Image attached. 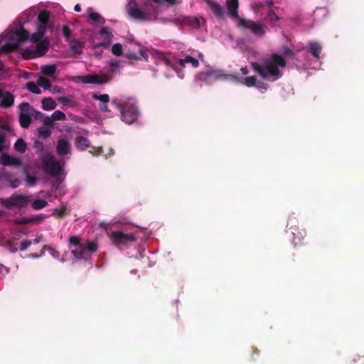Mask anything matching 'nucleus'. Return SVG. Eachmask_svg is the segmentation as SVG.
<instances>
[{
	"label": "nucleus",
	"instance_id": "nucleus-1",
	"mask_svg": "<svg viewBox=\"0 0 364 364\" xmlns=\"http://www.w3.org/2000/svg\"><path fill=\"white\" fill-rule=\"evenodd\" d=\"M294 56V52L290 48H287L284 51L283 55L273 53L270 58L264 59L262 63L257 62L252 63V68L263 79L275 81L282 76V73L279 70V68H284L287 65L284 58H293Z\"/></svg>",
	"mask_w": 364,
	"mask_h": 364
},
{
	"label": "nucleus",
	"instance_id": "nucleus-2",
	"mask_svg": "<svg viewBox=\"0 0 364 364\" xmlns=\"http://www.w3.org/2000/svg\"><path fill=\"white\" fill-rule=\"evenodd\" d=\"M69 247L73 248L71 253L79 259H88L91 255L97 250L98 245L95 241H81L78 236H71L69 238Z\"/></svg>",
	"mask_w": 364,
	"mask_h": 364
},
{
	"label": "nucleus",
	"instance_id": "nucleus-3",
	"mask_svg": "<svg viewBox=\"0 0 364 364\" xmlns=\"http://www.w3.org/2000/svg\"><path fill=\"white\" fill-rule=\"evenodd\" d=\"M112 104L119 111L120 118L124 122L130 124L137 119L139 111L132 100H122L114 98L112 100Z\"/></svg>",
	"mask_w": 364,
	"mask_h": 364
},
{
	"label": "nucleus",
	"instance_id": "nucleus-4",
	"mask_svg": "<svg viewBox=\"0 0 364 364\" xmlns=\"http://www.w3.org/2000/svg\"><path fill=\"white\" fill-rule=\"evenodd\" d=\"M127 11L132 18L143 21H151L157 15L156 7L150 1L144 2L141 7H137L135 2L134 6L129 3Z\"/></svg>",
	"mask_w": 364,
	"mask_h": 364
},
{
	"label": "nucleus",
	"instance_id": "nucleus-5",
	"mask_svg": "<svg viewBox=\"0 0 364 364\" xmlns=\"http://www.w3.org/2000/svg\"><path fill=\"white\" fill-rule=\"evenodd\" d=\"M112 243L118 248L127 247L136 240V237L132 232L124 230H117L110 233Z\"/></svg>",
	"mask_w": 364,
	"mask_h": 364
},
{
	"label": "nucleus",
	"instance_id": "nucleus-6",
	"mask_svg": "<svg viewBox=\"0 0 364 364\" xmlns=\"http://www.w3.org/2000/svg\"><path fill=\"white\" fill-rule=\"evenodd\" d=\"M43 170L51 176H56L61 173L62 167L53 156L46 155L43 157Z\"/></svg>",
	"mask_w": 364,
	"mask_h": 364
},
{
	"label": "nucleus",
	"instance_id": "nucleus-7",
	"mask_svg": "<svg viewBox=\"0 0 364 364\" xmlns=\"http://www.w3.org/2000/svg\"><path fill=\"white\" fill-rule=\"evenodd\" d=\"M30 201V197L18 194H13L10 198L1 199V204L6 208L10 209L13 207L24 208Z\"/></svg>",
	"mask_w": 364,
	"mask_h": 364
},
{
	"label": "nucleus",
	"instance_id": "nucleus-8",
	"mask_svg": "<svg viewBox=\"0 0 364 364\" xmlns=\"http://www.w3.org/2000/svg\"><path fill=\"white\" fill-rule=\"evenodd\" d=\"M239 25L245 29H249L255 36L262 38L266 33V27L250 19H240Z\"/></svg>",
	"mask_w": 364,
	"mask_h": 364
},
{
	"label": "nucleus",
	"instance_id": "nucleus-9",
	"mask_svg": "<svg viewBox=\"0 0 364 364\" xmlns=\"http://www.w3.org/2000/svg\"><path fill=\"white\" fill-rule=\"evenodd\" d=\"M20 41L16 36H11L6 40L3 36H0V53H7L15 51L19 46Z\"/></svg>",
	"mask_w": 364,
	"mask_h": 364
},
{
	"label": "nucleus",
	"instance_id": "nucleus-10",
	"mask_svg": "<svg viewBox=\"0 0 364 364\" xmlns=\"http://www.w3.org/2000/svg\"><path fill=\"white\" fill-rule=\"evenodd\" d=\"M205 81H208L210 80H225V79H237V77L233 76L232 75H227L223 73L221 70H209L205 73Z\"/></svg>",
	"mask_w": 364,
	"mask_h": 364
},
{
	"label": "nucleus",
	"instance_id": "nucleus-11",
	"mask_svg": "<svg viewBox=\"0 0 364 364\" xmlns=\"http://www.w3.org/2000/svg\"><path fill=\"white\" fill-rule=\"evenodd\" d=\"M50 43L48 39L41 40L37 43L35 50H29L32 58L44 55L49 50Z\"/></svg>",
	"mask_w": 364,
	"mask_h": 364
},
{
	"label": "nucleus",
	"instance_id": "nucleus-12",
	"mask_svg": "<svg viewBox=\"0 0 364 364\" xmlns=\"http://www.w3.org/2000/svg\"><path fill=\"white\" fill-rule=\"evenodd\" d=\"M239 2L238 0H227L226 1V9L228 14L233 19L237 20L238 21L240 18L238 14Z\"/></svg>",
	"mask_w": 364,
	"mask_h": 364
},
{
	"label": "nucleus",
	"instance_id": "nucleus-13",
	"mask_svg": "<svg viewBox=\"0 0 364 364\" xmlns=\"http://www.w3.org/2000/svg\"><path fill=\"white\" fill-rule=\"evenodd\" d=\"M91 96L94 100L100 101L99 108L101 111L107 112L110 110L108 108L107 103L109 102V96L107 94H99L97 92H92Z\"/></svg>",
	"mask_w": 364,
	"mask_h": 364
},
{
	"label": "nucleus",
	"instance_id": "nucleus-14",
	"mask_svg": "<svg viewBox=\"0 0 364 364\" xmlns=\"http://www.w3.org/2000/svg\"><path fill=\"white\" fill-rule=\"evenodd\" d=\"M50 14L47 10H41L38 14V25L37 27L45 31H47L48 23L50 20Z\"/></svg>",
	"mask_w": 364,
	"mask_h": 364
},
{
	"label": "nucleus",
	"instance_id": "nucleus-15",
	"mask_svg": "<svg viewBox=\"0 0 364 364\" xmlns=\"http://www.w3.org/2000/svg\"><path fill=\"white\" fill-rule=\"evenodd\" d=\"M71 144L65 139H60L56 146V151L60 156H65L70 152Z\"/></svg>",
	"mask_w": 364,
	"mask_h": 364
},
{
	"label": "nucleus",
	"instance_id": "nucleus-16",
	"mask_svg": "<svg viewBox=\"0 0 364 364\" xmlns=\"http://www.w3.org/2000/svg\"><path fill=\"white\" fill-rule=\"evenodd\" d=\"M205 1L217 18L222 19L224 18L223 9L219 3L213 0H205Z\"/></svg>",
	"mask_w": 364,
	"mask_h": 364
},
{
	"label": "nucleus",
	"instance_id": "nucleus-17",
	"mask_svg": "<svg viewBox=\"0 0 364 364\" xmlns=\"http://www.w3.org/2000/svg\"><path fill=\"white\" fill-rule=\"evenodd\" d=\"M0 163L4 166H18L21 165V161L18 159L11 156L5 153L2 154L0 156Z\"/></svg>",
	"mask_w": 364,
	"mask_h": 364
},
{
	"label": "nucleus",
	"instance_id": "nucleus-18",
	"mask_svg": "<svg viewBox=\"0 0 364 364\" xmlns=\"http://www.w3.org/2000/svg\"><path fill=\"white\" fill-rule=\"evenodd\" d=\"M2 98L0 106L3 107H10L14 105V95L9 91H3Z\"/></svg>",
	"mask_w": 364,
	"mask_h": 364
},
{
	"label": "nucleus",
	"instance_id": "nucleus-19",
	"mask_svg": "<svg viewBox=\"0 0 364 364\" xmlns=\"http://www.w3.org/2000/svg\"><path fill=\"white\" fill-rule=\"evenodd\" d=\"M322 50L321 46L315 41H311L309 43V46L307 48V51L311 53L314 58L316 59L320 58V54Z\"/></svg>",
	"mask_w": 364,
	"mask_h": 364
},
{
	"label": "nucleus",
	"instance_id": "nucleus-20",
	"mask_svg": "<svg viewBox=\"0 0 364 364\" xmlns=\"http://www.w3.org/2000/svg\"><path fill=\"white\" fill-rule=\"evenodd\" d=\"M90 146L89 139L85 136H79L75 138V146L80 151H84Z\"/></svg>",
	"mask_w": 364,
	"mask_h": 364
},
{
	"label": "nucleus",
	"instance_id": "nucleus-21",
	"mask_svg": "<svg viewBox=\"0 0 364 364\" xmlns=\"http://www.w3.org/2000/svg\"><path fill=\"white\" fill-rule=\"evenodd\" d=\"M42 108L44 110H53L57 107V103L51 97H44L41 100Z\"/></svg>",
	"mask_w": 364,
	"mask_h": 364
},
{
	"label": "nucleus",
	"instance_id": "nucleus-22",
	"mask_svg": "<svg viewBox=\"0 0 364 364\" xmlns=\"http://www.w3.org/2000/svg\"><path fill=\"white\" fill-rule=\"evenodd\" d=\"M19 123L21 127L28 128L31 123V116L29 113L21 112L19 114Z\"/></svg>",
	"mask_w": 364,
	"mask_h": 364
},
{
	"label": "nucleus",
	"instance_id": "nucleus-23",
	"mask_svg": "<svg viewBox=\"0 0 364 364\" xmlns=\"http://www.w3.org/2000/svg\"><path fill=\"white\" fill-rule=\"evenodd\" d=\"M15 36L17 37L18 40L20 41L21 43L28 39L29 33L25 30L23 26L21 25L18 29L16 30Z\"/></svg>",
	"mask_w": 364,
	"mask_h": 364
},
{
	"label": "nucleus",
	"instance_id": "nucleus-24",
	"mask_svg": "<svg viewBox=\"0 0 364 364\" xmlns=\"http://www.w3.org/2000/svg\"><path fill=\"white\" fill-rule=\"evenodd\" d=\"M264 19L267 23L272 26H275L276 23L279 20V17L272 9H269Z\"/></svg>",
	"mask_w": 364,
	"mask_h": 364
},
{
	"label": "nucleus",
	"instance_id": "nucleus-25",
	"mask_svg": "<svg viewBox=\"0 0 364 364\" xmlns=\"http://www.w3.org/2000/svg\"><path fill=\"white\" fill-rule=\"evenodd\" d=\"M178 63L181 66L183 67H184L187 63H191L193 68H198L199 65L198 60L196 58L190 55L186 56L185 58L183 59H180Z\"/></svg>",
	"mask_w": 364,
	"mask_h": 364
},
{
	"label": "nucleus",
	"instance_id": "nucleus-26",
	"mask_svg": "<svg viewBox=\"0 0 364 364\" xmlns=\"http://www.w3.org/2000/svg\"><path fill=\"white\" fill-rule=\"evenodd\" d=\"M56 70H57V67L54 64L43 65L41 67V73L44 75L48 76V77L53 76L55 73Z\"/></svg>",
	"mask_w": 364,
	"mask_h": 364
},
{
	"label": "nucleus",
	"instance_id": "nucleus-27",
	"mask_svg": "<svg viewBox=\"0 0 364 364\" xmlns=\"http://www.w3.org/2000/svg\"><path fill=\"white\" fill-rule=\"evenodd\" d=\"M183 22L184 24L191 26L196 29L200 27V21L198 17H186Z\"/></svg>",
	"mask_w": 364,
	"mask_h": 364
},
{
	"label": "nucleus",
	"instance_id": "nucleus-28",
	"mask_svg": "<svg viewBox=\"0 0 364 364\" xmlns=\"http://www.w3.org/2000/svg\"><path fill=\"white\" fill-rule=\"evenodd\" d=\"M46 32V31L36 27V31L34 32L31 36V41L36 43L40 42L41 39L43 37Z\"/></svg>",
	"mask_w": 364,
	"mask_h": 364
},
{
	"label": "nucleus",
	"instance_id": "nucleus-29",
	"mask_svg": "<svg viewBox=\"0 0 364 364\" xmlns=\"http://www.w3.org/2000/svg\"><path fill=\"white\" fill-rule=\"evenodd\" d=\"M83 47L84 43L78 41H72L70 46V50L76 54H81Z\"/></svg>",
	"mask_w": 364,
	"mask_h": 364
},
{
	"label": "nucleus",
	"instance_id": "nucleus-30",
	"mask_svg": "<svg viewBox=\"0 0 364 364\" xmlns=\"http://www.w3.org/2000/svg\"><path fill=\"white\" fill-rule=\"evenodd\" d=\"M14 149L16 151L21 154L24 153L26 150V144L25 141L21 138L18 139L14 144Z\"/></svg>",
	"mask_w": 364,
	"mask_h": 364
},
{
	"label": "nucleus",
	"instance_id": "nucleus-31",
	"mask_svg": "<svg viewBox=\"0 0 364 364\" xmlns=\"http://www.w3.org/2000/svg\"><path fill=\"white\" fill-rule=\"evenodd\" d=\"M88 17L89 19L92 21L94 23L104 24L105 22V18L96 12H90L88 15Z\"/></svg>",
	"mask_w": 364,
	"mask_h": 364
},
{
	"label": "nucleus",
	"instance_id": "nucleus-32",
	"mask_svg": "<svg viewBox=\"0 0 364 364\" xmlns=\"http://www.w3.org/2000/svg\"><path fill=\"white\" fill-rule=\"evenodd\" d=\"M26 87L32 93L39 95L41 92L39 86L38 85V82L36 83L34 82H28L26 84Z\"/></svg>",
	"mask_w": 364,
	"mask_h": 364
},
{
	"label": "nucleus",
	"instance_id": "nucleus-33",
	"mask_svg": "<svg viewBox=\"0 0 364 364\" xmlns=\"http://www.w3.org/2000/svg\"><path fill=\"white\" fill-rule=\"evenodd\" d=\"M38 85L45 90H49L51 87V82L45 77H40L38 80Z\"/></svg>",
	"mask_w": 364,
	"mask_h": 364
},
{
	"label": "nucleus",
	"instance_id": "nucleus-34",
	"mask_svg": "<svg viewBox=\"0 0 364 364\" xmlns=\"http://www.w3.org/2000/svg\"><path fill=\"white\" fill-rule=\"evenodd\" d=\"M47 205L48 202L46 200L43 199H37L32 203L31 207L35 210H40L46 207Z\"/></svg>",
	"mask_w": 364,
	"mask_h": 364
},
{
	"label": "nucleus",
	"instance_id": "nucleus-35",
	"mask_svg": "<svg viewBox=\"0 0 364 364\" xmlns=\"http://www.w3.org/2000/svg\"><path fill=\"white\" fill-rule=\"evenodd\" d=\"M52 119L53 122L59 120H65L66 116L64 112L60 110L55 111L52 114Z\"/></svg>",
	"mask_w": 364,
	"mask_h": 364
},
{
	"label": "nucleus",
	"instance_id": "nucleus-36",
	"mask_svg": "<svg viewBox=\"0 0 364 364\" xmlns=\"http://www.w3.org/2000/svg\"><path fill=\"white\" fill-rule=\"evenodd\" d=\"M38 134L43 138H48L51 134V131L50 129L46 127V126H41L38 129Z\"/></svg>",
	"mask_w": 364,
	"mask_h": 364
},
{
	"label": "nucleus",
	"instance_id": "nucleus-37",
	"mask_svg": "<svg viewBox=\"0 0 364 364\" xmlns=\"http://www.w3.org/2000/svg\"><path fill=\"white\" fill-rule=\"evenodd\" d=\"M246 86L250 87L256 85L257 77L255 76H250L243 79L242 82Z\"/></svg>",
	"mask_w": 364,
	"mask_h": 364
},
{
	"label": "nucleus",
	"instance_id": "nucleus-38",
	"mask_svg": "<svg viewBox=\"0 0 364 364\" xmlns=\"http://www.w3.org/2000/svg\"><path fill=\"white\" fill-rule=\"evenodd\" d=\"M112 52L114 55L119 56L122 54V46L120 43H117L112 46Z\"/></svg>",
	"mask_w": 364,
	"mask_h": 364
},
{
	"label": "nucleus",
	"instance_id": "nucleus-39",
	"mask_svg": "<svg viewBox=\"0 0 364 364\" xmlns=\"http://www.w3.org/2000/svg\"><path fill=\"white\" fill-rule=\"evenodd\" d=\"M119 61L117 60H112L109 63V71L111 73H114L119 68Z\"/></svg>",
	"mask_w": 364,
	"mask_h": 364
},
{
	"label": "nucleus",
	"instance_id": "nucleus-40",
	"mask_svg": "<svg viewBox=\"0 0 364 364\" xmlns=\"http://www.w3.org/2000/svg\"><path fill=\"white\" fill-rule=\"evenodd\" d=\"M20 110L21 111V112H31V109H33L31 105H29V103L28 102H22L18 106Z\"/></svg>",
	"mask_w": 364,
	"mask_h": 364
},
{
	"label": "nucleus",
	"instance_id": "nucleus-41",
	"mask_svg": "<svg viewBox=\"0 0 364 364\" xmlns=\"http://www.w3.org/2000/svg\"><path fill=\"white\" fill-rule=\"evenodd\" d=\"M26 181L30 186H34L37 183L36 177L31 176L30 174L26 175Z\"/></svg>",
	"mask_w": 364,
	"mask_h": 364
},
{
	"label": "nucleus",
	"instance_id": "nucleus-42",
	"mask_svg": "<svg viewBox=\"0 0 364 364\" xmlns=\"http://www.w3.org/2000/svg\"><path fill=\"white\" fill-rule=\"evenodd\" d=\"M31 116L34 117L36 119H39L41 121V119L43 117L44 114L41 112L40 111H37L34 109H31V112H30Z\"/></svg>",
	"mask_w": 364,
	"mask_h": 364
},
{
	"label": "nucleus",
	"instance_id": "nucleus-43",
	"mask_svg": "<svg viewBox=\"0 0 364 364\" xmlns=\"http://www.w3.org/2000/svg\"><path fill=\"white\" fill-rule=\"evenodd\" d=\"M41 121L43 122V126L53 127V125L52 116L48 117L43 115V117L41 119Z\"/></svg>",
	"mask_w": 364,
	"mask_h": 364
},
{
	"label": "nucleus",
	"instance_id": "nucleus-44",
	"mask_svg": "<svg viewBox=\"0 0 364 364\" xmlns=\"http://www.w3.org/2000/svg\"><path fill=\"white\" fill-rule=\"evenodd\" d=\"M85 82L87 83H99V77L97 75H87L86 76Z\"/></svg>",
	"mask_w": 364,
	"mask_h": 364
},
{
	"label": "nucleus",
	"instance_id": "nucleus-45",
	"mask_svg": "<svg viewBox=\"0 0 364 364\" xmlns=\"http://www.w3.org/2000/svg\"><path fill=\"white\" fill-rule=\"evenodd\" d=\"M62 31L63 35L65 38L69 39L70 38L72 32L68 26H63Z\"/></svg>",
	"mask_w": 364,
	"mask_h": 364
},
{
	"label": "nucleus",
	"instance_id": "nucleus-46",
	"mask_svg": "<svg viewBox=\"0 0 364 364\" xmlns=\"http://www.w3.org/2000/svg\"><path fill=\"white\" fill-rule=\"evenodd\" d=\"M66 208L65 207L60 209H55L53 214L57 215L58 218H63L65 215Z\"/></svg>",
	"mask_w": 364,
	"mask_h": 364
},
{
	"label": "nucleus",
	"instance_id": "nucleus-47",
	"mask_svg": "<svg viewBox=\"0 0 364 364\" xmlns=\"http://www.w3.org/2000/svg\"><path fill=\"white\" fill-rule=\"evenodd\" d=\"M58 102H61L63 105L70 104L72 101L71 98L66 96L60 97L58 98Z\"/></svg>",
	"mask_w": 364,
	"mask_h": 364
},
{
	"label": "nucleus",
	"instance_id": "nucleus-48",
	"mask_svg": "<svg viewBox=\"0 0 364 364\" xmlns=\"http://www.w3.org/2000/svg\"><path fill=\"white\" fill-rule=\"evenodd\" d=\"M31 245V240H26L23 241L21 243L20 250H21V251L26 250L28 248V247L30 246Z\"/></svg>",
	"mask_w": 364,
	"mask_h": 364
},
{
	"label": "nucleus",
	"instance_id": "nucleus-49",
	"mask_svg": "<svg viewBox=\"0 0 364 364\" xmlns=\"http://www.w3.org/2000/svg\"><path fill=\"white\" fill-rule=\"evenodd\" d=\"M34 221V218H22L21 220H19L18 222V224H20V225H24V224H28L31 222H33Z\"/></svg>",
	"mask_w": 364,
	"mask_h": 364
},
{
	"label": "nucleus",
	"instance_id": "nucleus-50",
	"mask_svg": "<svg viewBox=\"0 0 364 364\" xmlns=\"http://www.w3.org/2000/svg\"><path fill=\"white\" fill-rule=\"evenodd\" d=\"M50 90L53 94L63 93L64 92L62 87L57 85L52 87Z\"/></svg>",
	"mask_w": 364,
	"mask_h": 364
},
{
	"label": "nucleus",
	"instance_id": "nucleus-51",
	"mask_svg": "<svg viewBox=\"0 0 364 364\" xmlns=\"http://www.w3.org/2000/svg\"><path fill=\"white\" fill-rule=\"evenodd\" d=\"M100 33L102 35L107 36V37H109L112 36V33L110 32L109 29L107 27H103L101 29Z\"/></svg>",
	"mask_w": 364,
	"mask_h": 364
},
{
	"label": "nucleus",
	"instance_id": "nucleus-52",
	"mask_svg": "<svg viewBox=\"0 0 364 364\" xmlns=\"http://www.w3.org/2000/svg\"><path fill=\"white\" fill-rule=\"evenodd\" d=\"M21 184V181L18 178L14 179L11 181V186L13 188H17Z\"/></svg>",
	"mask_w": 364,
	"mask_h": 364
},
{
	"label": "nucleus",
	"instance_id": "nucleus-53",
	"mask_svg": "<svg viewBox=\"0 0 364 364\" xmlns=\"http://www.w3.org/2000/svg\"><path fill=\"white\" fill-rule=\"evenodd\" d=\"M5 134L0 132V151H1L4 149L2 144L5 142Z\"/></svg>",
	"mask_w": 364,
	"mask_h": 364
},
{
	"label": "nucleus",
	"instance_id": "nucleus-54",
	"mask_svg": "<svg viewBox=\"0 0 364 364\" xmlns=\"http://www.w3.org/2000/svg\"><path fill=\"white\" fill-rule=\"evenodd\" d=\"M153 1L156 3L167 2L171 5L176 4L177 3L176 0H153Z\"/></svg>",
	"mask_w": 364,
	"mask_h": 364
},
{
	"label": "nucleus",
	"instance_id": "nucleus-55",
	"mask_svg": "<svg viewBox=\"0 0 364 364\" xmlns=\"http://www.w3.org/2000/svg\"><path fill=\"white\" fill-rule=\"evenodd\" d=\"M126 56H127V58H129V59H133V60H139V59H140V58H139L138 56H136V54H134V53H127V54H126Z\"/></svg>",
	"mask_w": 364,
	"mask_h": 364
},
{
	"label": "nucleus",
	"instance_id": "nucleus-56",
	"mask_svg": "<svg viewBox=\"0 0 364 364\" xmlns=\"http://www.w3.org/2000/svg\"><path fill=\"white\" fill-rule=\"evenodd\" d=\"M139 53H140V55H141V57L144 59H145L146 60L148 59L149 55H148L147 53L144 50L141 49Z\"/></svg>",
	"mask_w": 364,
	"mask_h": 364
},
{
	"label": "nucleus",
	"instance_id": "nucleus-57",
	"mask_svg": "<svg viewBox=\"0 0 364 364\" xmlns=\"http://www.w3.org/2000/svg\"><path fill=\"white\" fill-rule=\"evenodd\" d=\"M35 148L37 149L39 151H41L42 149H43V145H42L41 143H40L38 141H36L35 142Z\"/></svg>",
	"mask_w": 364,
	"mask_h": 364
},
{
	"label": "nucleus",
	"instance_id": "nucleus-58",
	"mask_svg": "<svg viewBox=\"0 0 364 364\" xmlns=\"http://www.w3.org/2000/svg\"><path fill=\"white\" fill-rule=\"evenodd\" d=\"M240 70H241V73H242L243 75H247V74L248 73V70H247V67H242V68H241Z\"/></svg>",
	"mask_w": 364,
	"mask_h": 364
},
{
	"label": "nucleus",
	"instance_id": "nucleus-59",
	"mask_svg": "<svg viewBox=\"0 0 364 364\" xmlns=\"http://www.w3.org/2000/svg\"><path fill=\"white\" fill-rule=\"evenodd\" d=\"M358 363L359 364H364V359L361 357L358 358V360H355V363Z\"/></svg>",
	"mask_w": 364,
	"mask_h": 364
},
{
	"label": "nucleus",
	"instance_id": "nucleus-60",
	"mask_svg": "<svg viewBox=\"0 0 364 364\" xmlns=\"http://www.w3.org/2000/svg\"><path fill=\"white\" fill-rule=\"evenodd\" d=\"M74 10L77 12H80L81 11V6L80 4H76L74 7Z\"/></svg>",
	"mask_w": 364,
	"mask_h": 364
},
{
	"label": "nucleus",
	"instance_id": "nucleus-61",
	"mask_svg": "<svg viewBox=\"0 0 364 364\" xmlns=\"http://www.w3.org/2000/svg\"><path fill=\"white\" fill-rule=\"evenodd\" d=\"M33 218H34V221L35 220H41L44 218V217L42 215H38L36 217H33Z\"/></svg>",
	"mask_w": 364,
	"mask_h": 364
},
{
	"label": "nucleus",
	"instance_id": "nucleus-62",
	"mask_svg": "<svg viewBox=\"0 0 364 364\" xmlns=\"http://www.w3.org/2000/svg\"><path fill=\"white\" fill-rule=\"evenodd\" d=\"M273 4H274V2L272 0H269V1H267V4L269 6V9H271V8L272 7Z\"/></svg>",
	"mask_w": 364,
	"mask_h": 364
},
{
	"label": "nucleus",
	"instance_id": "nucleus-63",
	"mask_svg": "<svg viewBox=\"0 0 364 364\" xmlns=\"http://www.w3.org/2000/svg\"><path fill=\"white\" fill-rule=\"evenodd\" d=\"M9 250L11 252L14 253L17 251V248L16 247L11 246Z\"/></svg>",
	"mask_w": 364,
	"mask_h": 364
},
{
	"label": "nucleus",
	"instance_id": "nucleus-64",
	"mask_svg": "<svg viewBox=\"0 0 364 364\" xmlns=\"http://www.w3.org/2000/svg\"><path fill=\"white\" fill-rule=\"evenodd\" d=\"M40 241H41V238H40V237H36V238H35V239L33 240V242H34L35 244H38V243H39V242H40Z\"/></svg>",
	"mask_w": 364,
	"mask_h": 364
}]
</instances>
